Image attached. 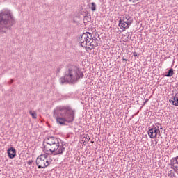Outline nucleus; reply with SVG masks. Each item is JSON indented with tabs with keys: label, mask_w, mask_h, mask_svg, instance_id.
<instances>
[{
	"label": "nucleus",
	"mask_w": 178,
	"mask_h": 178,
	"mask_svg": "<svg viewBox=\"0 0 178 178\" xmlns=\"http://www.w3.org/2000/svg\"><path fill=\"white\" fill-rule=\"evenodd\" d=\"M168 176L170 178L176 177V175H175V172H173L172 170H170L168 172Z\"/></svg>",
	"instance_id": "obj_16"
},
{
	"label": "nucleus",
	"mask_w": 178,
	"mask_h": 178,
	"mask_svg": "<svg viewBox=\"0 0 178 178\" xmlns=\"http://www.w3.org/2000/svg\"><path fill=\"white\" fill-rule=\"evenodd\" d=\"M97 39L92 38V34L86 32L83 33L79 39V42L83 48H88V49H92V48H97L98 43H97Z\"/></svg>",
	"instance_id": "obj_5"
},
{
	"label": "nucleus",
	"mask_w": 178,
	"mask_h": 178,
	"mask_svg": "<svg viewBox=\"0 0 178 178\" xmlns=\"http://www.w3.org/2000/svg\"><path fill=\"white\" fill-rule=\"evenodd\" d=\"M134 56L136 58V57H137V52H134Z\"/></svg>",
	"instance_id": "obj_23"
},
{
	"label": "nucleus",
	"mask_w": 178,
	"mask_h": 178,
	"mask_svg": "<svg viewBox=\"0 0 178 178\" xmlns=\"http://www.w3.org/2000/svg\"><path fill=\"white\" fill-rule=\"evenodd\" d=\"M174 72H173V68H170L167 74L165 75V77H172L173 76Z\"/></svg>",
	"instance_id": "obj_14"
},
{
	"label": "nucleus",
	"mask_w": 178,
	"mask_h": 178,
	"mask_svg": "<svg viewBox=\"0 0 178 178\" xmlns=\"http://www.w3.org/2000/svg\"><path fill=\"white\" fill-rule=\"evenodd\" d=\"M140 1H141V0H128V1L130 3H137V2H140Z\"/></svg>",
	"instance_id": "obj_19"
},
{
	"label": "nucleus",
	"mask_w": 178,
	"mask_h": 178,
	"mask_svg": "<svg viewBox=\"0 0 178 178\" xmlns=\"http://www.w3.org/2000/svg\"><path fill=\"white\" fill-rule=\"evenodd\" d=\"M83 22H85V23H87V22H88V17H84V19H83Z\"/></svg>",
	"instance_id": "obj_20"
},
{
	"label": "nucleus",
	"mask_w": 178,
	"mask_h": 178,
	"mask_svg": "<svg viewBox=\"0 0 178 178\" xmlns=\"http://www.w3.org/2000/svg\"><path fill=\"white\" fill-rule=\"evenodd\" d=\"M76 111L72 109L70 106H57L53 111L54 118L58 124L65 126V122L72 123L74 120Z\"/></svg>",
	"instance_id": "obj_1"
},
{
	"label": "nucleus",
	"mask_w": 178,
	"mask_h": 178,
	"mask_svg": "<svg viewBox=\"0 0 178 178\" xmlns=\"http://www.w3.org/2000/svg\"><path fill=\"white\" fill-rule=\"evenodd\" d=\"M7 154L10 159H13V158L16 156V149H15V147H10L7 150Z\"/></svg>",
	"instance_id": "obj_8"
},
{
	"label": "nucleus",
	"mask_w": 178,
	"mask_h": 178,
	"mask_svg": "<svg viewBox=\"0 0 178 178\" xmlns=\"http://www.w3.org/2000/svg\"><path fill=\"white\" fill-rule=\"evenodd\" d=\"M15 23L16 21L10 10H3L0 13V33H6Z\"/></svg>",
	"instance_id": "obj_4"
},
{
	"label": "nucleus",
	"mask_w": 178,
	"mask_h": 178,
	"mask_svg": "<svg viewBox=\"0 0 178 178\" xmlns=\"http://www.w3.org/2000/svg\"><path fill=\"white\" fill-rule=\"evenodd\" d=\"M169 102H170L172 105L178 106V97H176V96H172L171 99L169 100Z\"/></svg>",
	"instance_id": "obj_11"
},
{
	"label": "nucleus",
	"mask_w": 178,
	"mask_h": 178,
	"mask_svg": "<svg viewBox=\"0 0 178 178\" xmlns=\"http://www.w3.org/2000/svg\"><path fill=\"white\" fill-rule=\"evenodd\" d=\"M171 168L173 169L174 172L178 175V163L176 162V160L175 163L171 164Z\"/></svg>",
	"instance_id": "obj_13"
},
{
	"label": "nucleus",
	"mask_w": 178,
	"mask_h": 178,
	"mask_svg": "<svg viewBox=\"0 0 178 178\" xmlns=\"http://www.w3.org/2000/svg\"><path fill=\"white\" fill-rule=\"evenodd\" d=\"M154 129L156 130V131L157 133H161L160 130H162V124H159V123H156L154 127H153Z\"/></svg>",
	"instance_id": "obj_12"
},
{
	"label": "nucleus",
	"mask_w": 178,
	"mask_h": 178,
	"mask_svg": "<svg viewBox=\"0 0 178 178\" xmlns=\"http://www.w3.org/2000/svg\"><path fill=\"white\" fill-rule=\"evenodd\" d=\"M92 6L90 7V9L92 12H95L97 10V4L95 3L92 2L91 3Z\"/></svg>",
	"instance_id": "obj_15"
},
{
	"label": "nucleus",
	"mask_w": 178,
	"mask_h": 178,
	"mask_svg": "<svg viewBox=\"0 0 178 178\" xmlns=\"http://www.w3.org/2000/svg\"><path fill=\"white\" fill-rule=\"evenodd\" d=\"M43 146L45 151H49L52 155H59L65 151V145L60 146L59 139L54 136L46 138L43 141Z\"/></svg>",
	"instance_id": "obj_3"
},
{
	"label": "nucleus",
	"mask_w": 178,
	"mask_h": 178,
	"mask_svg": "<svg viewBox=\"0 0 178 178\" xmlns=\"http://www.w3.org/2000/svg\"><path fill=\"white\" fill-rule=\"evenodd\" d=\"M158 133L159 132H157L154 128H151L149 129L147 134L150 138H156V136H158Z\"/></svg>",
	"instance_id": "obj_9"
},
{
	"label": "nucleus",
	"mask_w": 178,
	"mask_h": 178,
	"mask_svg": "<svg viewBox=\"0 0 178 178\" xmlns=\"http://www.w3.org/2000/svg\"><path fill=\"white\" fill-rule=\"evenodd\" d=\"M84 77V74L81 70L76 65H70L65 73L64 77L60 79V83H77L80 79Z\"/></svg>",
	"instance_id": "obj_2"
},
{
	"label": "nucleus",
	"mask_w": 178,
	"mask_h": 178,
	"mask_svg": "<svg viewBox=\"0 0 178 178\" xmlns=\"http://www.w3.org/2000/svg\"><path fill=\"white\" fill-rule=\"evenodd\" d=\"M118 26H119L120 29H124V30H126L127 29H129V27H130L129 26V24H126L124 22H123L122 19H119Z\"/></svg>",
	"instance_id": "obj_10"
},
{
	"label": "nucleus",
	"mask_w": 178,
	"mask_h": 178,
	"mask_svg": "<svg viewBox=\"0 0 178 178\" xmlns=\"http://www.w3.org/2000/svg\"><path fill=\"white\" fill-rule=\"evenodd\" d=\"M13 83V80H11L10 81V84H12Z\"/></svg>",
	"instance_id": "obj_26"
},
{
	"label": "nucleus",
	"mask_w": 178,
	"mask_h": 178,
	"mask_svg": "<svg viewBox=\"0 0 178 178\" xmlns=\"http://www.w3.org/2000/svg\"><path fill=\"white\" fill-rule=\"evenodd\" d=\"M60 72V69H58V72L59 73Z\"/></svg>",
	"instance_id": "obj_25"
},
{
	"label": "nucleus",
	"mask_w": 178,
	"mask_h": 178,
	"mask_svg": "<svg viewBox=\"0 0 178 178\" xmlns=\"http://www.w3.org/2000/svg\"><path fill=\"white\" fill-rule=\"evenodd\" d=\"M83 141H84L85 143L90 141V136L88 135H86V136H84L83 138Z\"/></svg>",
	"instance_id": "obj_18"
},
{
	"label": "nucleus",
	"mask_w": 178,
	"mask_h": 178,
	"mask_svg": "<svg viewBox=\"0 0 178 178\" xmlns=\"http://www.w3.org/2000/svg\"><path fill=\"white\" fill-rule=\"evenodd\" d=\"M147 101H148V99H146L145 101L143 103V105H145L147 104Z\"/></svg>",
	"instance_id": "obj_22"
},
{
	"label": "nucleus",
	"mask_w": 178,
	"mask_h": 178,
	"mask_svg": "<svg viewBox=\"0 0 178 178\" xmlns=\"http://www.w3.org/2000/svg\"><path fill=\"white\" fill-rule=\"evenodd\" d=\"M122 22H124L126 24H128V26L130 27L131 26V24L133 23V18L130 17L129 15H125L122 17H120Z\"/></svg>",
	"instance_id": "obj_7"
},
{
	"label": "nucleus",
	"mask_w": 178,
	"mask_h": 178,
	"mask_svg": "<svg viewBox=\"0 0 178 178\" xmlns=\"http://www.w3.org/2000/svg\"><path fill=\"white\" fill-rule=\"evenodd\" d=\"M27 163H28V165H31L33 163V161L29 160Z\"/></svg>",
	"instance_id": "obj_21"
},
{
	"label": "nucleus",
	"mask_w": 178,
	"mask_h": 178,
	"mask_svg": "<svg viewBox=\"0 0 178 178\" xmlns=\"http://www.w3.org/2000/svg\"><path fill=\"white\" fill-rule=\"evenodd\" d=\"M52 159L51 156H48V154H44L38 156L36 159V165L38 169H45L48 168L49 165H51Z\"/></svg>",
	"instance_id": "obj_6"
},
{
	"label": "nucleus",
	"mask_w": 178,
	"mask_h": 178,
	"mask_svg": "<svg viewBox=\"0 0 178 178\" xmlns=\"http://www.w3.org/2000/svg\"><path fill=\"white\" fill-rule=\"evenodd\" d=\"M122 60H124L125 62H127V59L122 58Z\"/></svg>",
	"instance_id": "obj_24"
},
{
	"label": "nucleus",
	"mask_w": 178,
	"mask_h": 178,
	"mask_svg": "<svg viewBox=\"0 0 178 178\" xmlns=\"http://www.w3.org/2000/svg\"><path fill=\"white\" fill-rule=\"evenodd\" d=\"M29 113L33 119H37V113L35 111H30Z\"/></svg>",
	"instance_id": "obj_17"
}]
</instances>
